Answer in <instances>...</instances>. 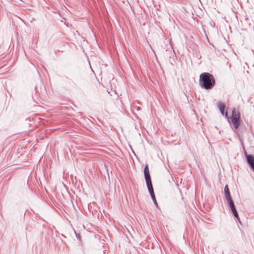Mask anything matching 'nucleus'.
Instances as JSON below:
<instances>
[{"label":"nucleus","instance_id":"obj_1","mask_svg":"<svg viewBox=\"0 0 254 254\" xmlns=\"http://www.w3.org/2000/svg\"><path fill=\"white\" fill-rule=\"evenodd\" d=\"M199 85L206 90L212 89L215 85V79L212 74L203 72L199 75Z\"/></svg>","mask_w":254,"mask_h":254},{"label":"nucleus","instance_id":"obj_2","mask_svg":"<svg viewBox=\"0 0 254 254\" xmlns=\"http://www.w3.org/2000/svg\"><path fill=\"white\" fill-rule=\"evenodd\" d=\"M228 121L230 124H233L235 129H237L241 122L239 112H231V116L228 117Z\"/></svg>","mask_w":254,"mask_h":254},{"label":"nucleus","instance_id":"obj_3","mask_svg":"<svg viewBox=\"0 0 254 254\" xmlns=\"http://www.w3.org/2000/svg\"><path fill=\"white\" fill-rule=\"evenodd\" d=\"M224 192L227 202L229 203L233 201L231 197L229 190L227 185H226L224 188Z\"/></svg>","mask_w":254,"mask_h":254},{"label":"nucleus","instance_id":"obj_4","mask_svg":"<svg viewBox=\"0 0 254 254\" xmlns=\"http://www.w3.org/2000/svg\"><path fill=\"white\" fill-rule=\"evenodd\" d=\"M246 158L248 163L254 171V156L251 155H247Z\"/></svg>","mask_w":254,"mask_h":254},{"label":"nucleus","instance_id":"obj_5","mask_svg":"<svg viewBox=\"0 0 254 254\" xmlns=\"http://www.w3.org/2000/svg\"><path fill=\"white\" fill-rule=\"evenodd\" d=\"M144 174L145 181L151 180V177L150 176V173H149V167H148V166L147 164H146L144 167Z\"/></svg>","mask_w":254,"mask_h":254},{"label":"nucleus","instance_id":"obj_6","mask_svg":"<svg viewBox=\"0 0 254 254\" xmlns=\"http://www.w3.org/2000/svg\"><path fill=\"white\" fill-rule=\"evenodd\" d=\"M229 204V206L234 214V215L238 219H239V216L237 212V210L235 207L233 201L228 203Z\"/></svg>","mask_w":254,"mask_h":254},{"label":"nucleus","instance_id":"obj_7","mask_svg":"<svg viewBox=\"0 0 254 254\" xmlns=\"http://www.w3.org/2000/svg\"><path fill=\"white\" fill-rule=\"evenodd\" d=\"M146 183L150 194L153 193L154 192V190L151 183V180H146Z\"/></svg>","mask_w":254,"mask_h":254},{"label":"nucleus","instance_id":"obj_8","mask_svg":"<svg viewBox=\"0 0 254 254\" xmlns=\"http://www.w3.org/2000/svg\"><path fill=\"white\" fill-rule=\"evenodd\" d=\"M146 183L150 194L153 193L154 192V190L151 183V180H146Z\"/></svg>","mask_w":254,"mask_h":254},{"label":"nucleus","instance_id":"obj_9","mask_svg":"<svg viewBox=\"0 0 254 254\" xmlns=\"http://www.w3.org/2000/svg\"><path fill=\"white\" fill-rule=\"evenodd\" d=\"M217 105L219 111H225V109H226V105L223 102L219 101Z\"/></svg>","mask_w":254,"mask_h":254},{"label":"nucleus","instance_id":"obj_10","mask_svg":"<svg viewBox=\"0 0 254 254\" xmlns=\"http://www.w3.org/2000/svg\"><path fill=\"white\" fill-rule=\"evenodd\" d=\"M151 196V198H152L154 202L157 204V201L156 200V198H155V194H154V193L153 192V193H150V194Z\"/></svg>","mask_w":254,"mask_h":254},{"label":"nucleus","instance_id":"obj_11","mask_svg":"<svg viewBox=\"0 0 254 254\" xmlns=\"http://www.w3.org/2000/svg\"><path fill=\"white\" fill-rule=\"evenodd\" d=\"M61 110H69V108L68 107H65V106L62 107V108L61 109Z\"/></svg>","mask_w":254,"mask_h":254},{"label":"nucleus","instance_id":"obj_12","mask_svg":"<svg viewBox=\"0 0 254 254\" xmlns=\"http://www.w3.org/2000/svg\"><path fill=\"white\" fill-rule=\"evenodd\" d=\"M221 113L223 116H225V117H227L228 112H221Z\"/></svg>","mask_w":254,"mask_h":254},{"label":"nucleus","instance_id":"obj_13","mask_svg":"<svg viewBox=\"0 0 254 254\" xmlns=\"http://www.w3.org/2000/svg\"><path fill=\"white\" fill-rule=\"evenodd\" d=\"M232 111H233V112L236 111L235 109H234H234L232 110Z\"/></svg>","mask_w":254,"mask_h":254}]
</instances>
